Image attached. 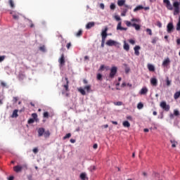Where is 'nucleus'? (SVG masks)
<instances>
[{"instance_id":"obj_1","label":"nucleus","mask_w":180,"mask_h":180,"mask_svg":"<svg viewBox=\"0 0 180 180\" xmlns=\"http://www.w3.org/2000/svg\"><path fill=\"white\" fill-rule=\"evenodd\" d=\"M108 27H106L101 32V47H105V41L106 38L108 37Z\"/></svg>"},{"instance_id":"obj_2","label":"nucleus","mask_w":180,"mask_h":180,"mask_svg":"<svg viewBox=\"0 0 180 180\" xmlns=\"http://www.w3.org/2000/svg\"><path fill=\"white\" fill-rule=\"evenodd\" d=\"M105 44L112 47V46H115V47H120V44L116 41H113L112 39H109L106 41Z\"/></svg>"},{"instance_id":"obj_3","label":"nucleus","mask_w":180,"mask_h":180,"mask_svg":"<svg viewBox=\"0 0 180 180\" xmlns=\"http://www.w3.org/2000/svg\"><path fill=\"white\" fill-rule=\"evenodd\" d=\"M117 73V68L116 66H113L110 69V72L109 77L112 79L115 78V75Z\"/></svg>"},{"instance_id":"obj_4","label":"nucleus","mask_w":180,"mask_h":180,"mask_svg":"<svg viewBox=\"0 0 180 180\" xmlns=\"http://www.w3.org/2000/svg\"><path fill=\"white\" fill-rule=\"evenodd\" d=\"M160 108L163 109V110H165V112H169L170 107L169 105H167V102L165 101H162L160 104Z\"/></svg>"},{"instance_id":"obj_5","label":"nucleus","mask_w":180,"mask_h":180,"mask_svg":"<svg viewBox=\"0 0 180 180\" xmlns=\"http://www.w3.org/2000/svg\"><path fill=\"white\" fill-rule=\"evenodd\" d=\"M173 6L174 8V15H178L180 12L179 11V3L176 1L173 4Z\"/></svg>"},{"instance_id":"obj_6","label":"nucleus","mask_w":180,"mask_h":180,"mask_svg":"<svg viewBox=\"0 0 180 180\" xmlns=\"http://www.w3.org/2000/svg\"><path fill=\"white\" fill-rule=\"evenodd\" d=\"M163 4L166 5V8H167L169 11H172L174 9V7L172 6V4H171V1H169V0H163Z\"/></svg>"},{"instance_id":"obj_7","label":"nucleus","mask_w":180,"mask_h":180,"mask_svg":"<svg viewBox=\"0 0 180 180\" xmlns=\"http://www.w3.org/2000/svg\"><path fill=\"white\" fill-rule=\"evenodd\" d=\"M58 63L60 67L65 65V58L64 57V53H63L60 58L58 59Z\"/></svg>"},{"instance_id":"obj_8","label":"nucleus","mask_w":180,"mask_h":180,"mask_svg":"<svg viewBox=\"0 0 180 180\" xmlns=\"http://www.w3.org/2000/svg\"><path fill=\"white\" fill-rule=\"evenodd\" d=\"M167 29V33H172V32H174V24L172 22H169Z\"/></svg>"},{"instance_id":"obj_9","label":"nucleus","mask_w":180,"mask_h":180,"mask_svg":"<svg viewBox=\"0 0 180 180\" xmlns=\"http://www.w3.org/2000/svg\"><path fill=\"white\" fill-rule=\"evenodd\" d=\"M23 169V167L21 165H17L13 167V170L15 172H22V170Z\"/></svg>"},{"instance_id":"obj_10","label":"nucleus","mask_w":180,"mask_h":180,"mask_svg":"<svg viewBox=\"0 0 180 180\" xmlns=\"http://www.w3.org/2000/svg\"><path fill=\"white\" fill-rule=\"evenodd\" d=\"M171 63V60H169V58H167L166 59L164 60L162 62V65L163 67H168L169 65V63Z\"/></svg>"},{"instance_id":"obj_11","label":"nucleus","mask_w":180,"mask_h":180,"mask_svg":"<svg viewBox=\"0 0 180 180\" xmlns=\"http://www.w3.org/2000/svg\"><path fill=\"white\" fill-rule=\"evenodd\" d=\"M148 92V89L147 87L144 86L141 89L139 94H140V95H147Z\"/></svg>"},{"instance_id":"obj_12","label":"nucleus","mask_w":180,"mask_h":180,"mask_svg":"<svg viewBox=\"0 0 180 180\" xmlns=\"http://www.w3.org/2000/svg\"><path fill=\"white\" fill-rule=\"evenodd\" d=\"M46 130L43 127H40L38 129V137H41L44 134V131Z\"/></svg>"},{"instance_id":"obj_13","label":"nucleus","mask_w":180,"mask_h":180,"mask_svg":"<svg viewBox=\"0 0 180 180\" xmlns=\"http://www.w3.org/2000/svg\"><path fill=\"white\" fill-rule=\"evenodd\" d=\"M94 26H95V22H89L86 25V29L89 30L91 27H94Z\"/></svg>"},{"instance_id":"obj_14","label":"nucleus","mask_w":180,"mask_h":180,"mask_svg":"<svg viewBox=\"0 0 180 180\" xmlns=\"http://www.w3.org/2000/svg\"><path fill=\"white\" fill-rule=\"evenodd\" d=\"M65 79L66 81V84L63 85V87L65 88L66 92H68V91H70V89L68 88V84H70V82L68 81V77H65Z\"/></svg>"},{"instance_id":"obj_15","label":"nucleus","mask_w":180,"mask_h":180,"mask_svg":"<svg viewBox=\"0 0 180 180\" xmlns=\"http://www.w3.org/2000/svg\"><path fill=\"white\" fill-rule=\"evenodd\" d=\"M117 30H127V28L122 27V22H120L117 26Z\"/></svg>"},{"instance_id":"obj_16","label":"nucleus","mask_w":180,"mask_h":180,"mask_svg":"<svg viewBox=\"0 0 180 180\" xmlns=\"http://www.w3.org/2000/svg\"><path fill=\"white\" fill-rule=\"evenodd\" d=\"M150 84L153 86H157V85L158 84V81L155 78H152V79H150Z\"/></svg>"},{"instance_id":"obj_17","label":"nucleus","mask_w":180,"mask_h":180,"mask_svg":"<svg viewBox=\"0 0 180 180\" xmlns=\"http://www.w3.org/2000/svg\"><path fill=\"white\" fill-rule=\"evenodd\" d=\"M134 50L135 56H140V52L139 51V50H140L139 46H136L134 48Z\"/></svg>"},{"instance_id":"obj_18","label":"nucleus","mask_w":180,"mask_h":180,"mask_svg":"<svg viewBox=\"0 0 180 180\" xmlns=\"http://www.w3.org/2000/svg\"><path fill=\"white\" fill-rule=\"evenodd\" d=\"M148 69L152 72H154V71H155V68L151 64H148Z\"/></svg>"},{"instance_id":"obj_19","label":"nucleus","mask_w":180,"mask_h":180,"mask_svg":"<svg viewBox=\"0 0 180 180\" xmlns=\"http://www.w3.org/2000/svg\"><path fill=\"white\" fill-rule=\"evenodd\" d=\"M124 50L126 51H129V50H130V46H129V44L126 42V41H124Z\"/></svg>"},{"instance_id":"obj_20","label":"nucleus","mask_w":180,"mask_h":180,"mask_svg":"<svg viewBox=\"0 0 180 180\" xmlns=\"http://www.w3.org/2000/svg\"><path fill=\"white\" fill-rule=\"evenodd\" d=\"M170 143H172V148H175L178 146V142L175 140H170Z\"/></svg>"},{"instance_id":"obj_21","label":"nucleus","mask_w":180,"mask_h":180,"mask_svg":"<svg viewBox=\"0 0 180 180\" xmlns=\"http://www.w3.org/2000/svg\"><path fill=\"white\" fill-rule=\"evenodd\" d=\"M126 4V0H118L117 5L118 6H123Z\"/></svg>"},{"instance_id":"obj_22","label":"nucleus","mask_w":180,"mask_h":180,"mask_svg":"<svg viewBox=\"0 0 180 180\" xmlns=\"http://www.w3.org/2000/svg\"><path fill=\"white\" fill-rule=\"evenodd\" d=\"M50 131L47 130V131H44V136L45 137V139H49V137H50Z\"/></svg>"},{"instance_id":"obj_23","label":"nucleus","mask_w":180,"mask_h":180,"mask_svg":"<svg viewBox=\"0 0 180 180\" xmlns=\"http://www.w3.org/2000/svg\"><path fill=\"white\" fill-rule=\"evenodd\" d=\"M80 179H82V180H88V178H86V174L82 173L80 174Z\"/></svg>"},{"instance_id":"obj_24","label":"nucleus","mask_w":180,"mask_h":180,"mask_svg":"<svg viewBox=\"0 0 180 180\" xmlns=\"http://www.w3.org/2000/svg\"><path fill=\"white\" fill-rule=\"evenodd\" d=\"M141 9H144L143 6H138L134 9V12H137L138 11H141Z\"/></svg>"},{"instance_id":"obj_25","label":"nucleus","mask_w":180,"mask_h":180,"mask_svg":"<svg viewBox=\"0 0 180 180\" xmlns=\"http://www.w3.org/2000/svg\"><path fill=\"white\" fill-rule=\"evenodd\" d=\"M18 110H14L11 115V117H18V116H19V115H18Z\"/></svg>"},{"instance_id":"obj_26","label":"nucleus","mask_w":180,"mask_h":180,"mask_svg":"<svg viewBox=\"0 0 180 180\" xmlns=\"http://www.w3.org/2000/svg\"><path fill=\"white\" fill-rule=\"evenodd\" d=\"M174 99H179L180 98V91H176L174 95Z\"/></svg>"},{"instance_id":"obj_27","label":"nucleus","mask_w":180,"mask_h":180,"mask_svg":"<svg viewBox=\"0 0 180 180\" xmlns=\"http://www.w3.org/2000/svg\"><path fill=\"white\" fill-rule=\"evenodd\" d=\"M79 92H80V94H82V95H86V92H85V90L84 89H82V87H80L79 89H78Z\"/></svg>"},{"instance_id":"obj_28","label":"nucleus","mask_w":180,"mask_h":180,"mask_svg":"<svg viewBox=\"0 0 180 180\" xmlns=\"http://www.w3.org/2000/svg\"><path fill=\"white\" fill-rule=\"evenodd\" d=\"M124 127H130V122H129V121H124L122 123Z\"/></svg>"},{"instance_id":"obj_29","label":"nucleus","mask_w":180,"mask_h":180,"mask_svg":"<svg viewBox=\"0 0 180 180\" xmlns=\"http://www.w3.org/2000/svg\"><path fill=\"white\" fill-rule=\"evenodd\" d=\"M176 29L178 32H179V30H180V16L179 18V21L176 24Z\"/></svg>"},{"instance_id":"obj_30","label":"nucleus","mask_w":180,"mask_h":180,"mask_svg":"<svg viewBox=\"0 0 180 180\" xmlns=\"http://www.w3.org/2000/svg\"><path fill=\"white\" fill-rule=\"evenodd\" d=\"M132 27H135L136 30H139L140 29V25L136 23H133Z\"/></svg>"},{"instance_id":"obj_31","label":"nucleus","mask_w":180,"mask_h":180,"mask_svg":"<svg viewBox=\"0 0 180 180\" xmlns=\"http://www.w3.org/2000/svg\"><path fill=\"white\" fill-rule=\"evenodd\" d=\"M143 108H144V105L143 104V103H139L137 105V109H143Z\"/></svg>"},{"instance_id":"obj_32","label":"nucleus","mask_w":180,"mask_h":180,"mask_svg":"<svg viewBox=\"0 0 180 180\" xmlns=\"http://www.w3.org/2000/svg\"><path fill=\"white\" fill-rule=\"evenodd\" d=\"M171 82H172V81L169 80V77H167V78H166V84H167V86H171Z\"/></svg>"},{"instance_id":"obj_33","label":"nucleus","mask_w":180,"mask_h":180,"mask_svg":"<svg viewBox=\"0 0 180 180\" xmlns=\"http://www.w3.org/2000/svg\"><path fill=\"white\" fill-rule=\"evenodd\" d=\"M70 137H71V133H68L63 138V140H67V139H70Z\"/></svg>"},{"instance_id":"obj_34","label":"nucleus","mask_w":180,"mask_h":180,"mask_svg":"<svg viewBox=\"0 0 180 180\" xmlns=\"http://www.w3.org/2000/svg\"><path fill=\"white\" fill-rule=\"evenodd\" d=\"M77 37H79L80 36H82V30H79L77 34H76Z\"/></svg>"},{"instance_id":"obj_35","label":"nucleus","mask_w":180,"mask_h":180,"mask_svg":"<svg viewBox=\"0 0 180 180\" xmlns=\"http://www.w3.org/2000/svg\"><path fill=\"white\" fill-rule=\"evenodd\" d=\"M96 170V166H91L89 167V171H91V172H94V171Z\"/></svg>"},{"instance_id":"obj_36","label":"nucleus","mask_w":180,"mask_h":180,"mask_svg":"<svg viewBox=\"0 0 180 180\" xmlns=\"http://www.w3.org/2000/svg\"><path fill=\"white\" fill-rule=\"evenodd\" d=\"M146 32H148V34L150 36H153V31L151 30V29L147 28V29H146Z\"/></svg>"},{"instance_id":"obj_37","label":"nucleus","mask_w":180,"mask_h":180,"mask_svg":"<svg viewBox=\"0 0 180 180\" xmlns=\"http://www.w3.org/2000/svg\"><path fill=\"white\" fill-rule=\"evenodd\" d=\"M110 8L111 11H115V9H116V5H115V4H111Z\"/></svg>"},{"instance_id":"obj_38","label":"nucleus","mask_w":180,"mask_h":180,"mask_svg":"<svg viewBox=\"0 0 180 180\" xmlns=\"http://www.w3.org/2000/svg\"><path fill=\"white\" fill-rule=\"evenodd\" d=\"M84 89L87 91V92H89V91H91V85H87L84 86Z\"/></svg>"},{"instance_id":"obj_39","label":"nucleus","mask_w":180,"mask_h":180,"mask_svg":"<svg viewBox=\"0 0 180 180\" xmlns=\"http://www.w3.org/2000/svg\"><path fill=\"white\" fill-rule=\"evenodd\" d=\"M125 25L128 27H130V26H133V24L130 21H126Z\"/></svg>"},{"instance_id":"obj_40","label":"nucleus","mask_w":180,"mask_h":180,"mask_svg":"<svg viewBox=\"0 0 180 180\" xmlns=\"http://www.w3.org/2000/svg\"><path fill=\"white\" fill-rule=\"evenodd\" d=\"M34 122V119L30 118V120H28L27 123L28 124H33Z\"/></svg>"},{"instance_id":"obj_41","label":"nucleus","mask_w":180,"mask_h":180,"mask_svg":"<svg viewBox=\"0 0 180 180\" xmlns=\"http://www.w3.org/2000/svg\"><path fill=\"white\" fill-rule=\"evenodd\" d=\"M9 4H10V6H11V8H15V4H13V0H9Z\"/></svg>"},{"instance_id":"obj_42","label":"nucleus","mask_w":180,"mask_h":180,"mask_svg":"<svg viewBox=\"0 0 180 180\" xmlns=\"http://www.w3.org/2000/svg\"><path fill=\"white\" fill-rule=\"evenodd\" d=\"M174 116H179V111L178 110H174Z\"/></svg>"},{"instance_id":"obj_43","label":"nucleus","mask_w":180,"mask_h":180,"mask_svg":"<svg viewBox=\"0 0 180 180\" xmlns=\"http://www.w3.org/2000/svg\"><path fill=\"white\" fill-rule=\"evenodd\" d=\"M97 79H98V81H102V75H101V73H98V74L97 75Z\"/></svg>"},{"instance_id":"obj_44","label":"nucleus","mask_w":180,"mask_h":180,"mask_svg":"<svg viewBox=\"0 0 180 180\" xmlns=\"http://www.w3.org/2000/svg\"><path fill=\"white\" fill-rule=\"evenodd\" d=\"M32 117H33L32 119H34V120H36L37 119V114L32 113Z\"/></svg>"},{"instance_id":"obj_45","label":"nucleus","mask_w":180,"mask_h":180,"mask_svg":"<svg viewBox=\"0 0 180 180\" xmlns=\"http://www.w3.org/2000/svg\"><path fill=\"white\" fill-rule=\"evenodd\" d=\"M115 105L117 106H122L123 105V103L122 101H118L117 103H115Z\"/></svg>"},{"instance_id":"obj_46","label":"nucleus","mask_w":180,"mask_h":180,"mask_svg":"<svg viewBox=\"0 0 180 180\" xmlns=\"http://www.w3.org/2000/svg\"><path fill=\"white\" fill-rule=\"evenodd\" d=\"M39 50L41 51H46V47L44 46H40Z\"/></svg>"},{"instance_id":"obj_47","label":"nucleus","mask_w":180,"mask_h":180,"mask_svg":"<svg viewBox=\"0 0 180 180\" xmlns=\"http://www.w3.org/2000/svg\"><path fill=\"white\" fill-rule=\"evenodd\" d=\"M32 151L34 154H37L39 153V149L37 148H34Z\"/></svg>"},{"instance_id":"obj_48","label":"nucleus","mask_w":180,"mask_h":180,"mask_svg":"<svg viewBox=\"0 0 180 180\" xmlns=\"http://www.w3.org/2000/svg\"><path fill=\"white\" fill-rule=\"evenodd\" d=\"M13 19L18 20L19 19V15H18L17 14H13Z\"/></svg>"},{"instance_id":"obj_49","label":"nucleus","mask_w":180,"mask_h":180,"mask_svg":"<svg viewBox=\"0 0 180 180\" xmlns=\"http://www.w3.org/2000/svg\"><path fill=\"white\" fill-rule=\"evenodd\" d=\"M129 43H130V44H136V41H134V39H129Z\"/></svg>"},{"instance_id":"obj_50","label":"nucleus","mask_w":180,"mask_h":180,"mask_svg":"<svg viewBox=\"0 0 180 180\" xmlns=\"http://www.w3.org/2000/svg\"><path fill=\"white\" fill-rule=\"evenodd\" d=\"M13 101L15 103H16L18 101H19V98L18 97H13Z\"/></svg>"},{"instance_id":"obj_51","label":"nucleus","mask_w":180,"mask_h":180,"mask_svg":"<svg viewBox=\"0 0 180 180\" xmlns=\"http://www.w3.org/2000/svg\"><path fill=\"white\" fill-rule=\"evenodd\" d=\"M125 72H126V74H129V72H130V68H126Z\"/></svg>"},{"instance_id":"obj_52","label":"nucleus","mask_w":180,"mask_h":180,"mask_svg":"<svg viewBox=\"0 0 180 180\" xmlns=\"http://www.w3.org/2000/svg\"><path fill=\"white\" fill-rule=\"evenodd\" d=\"M157 26H158V27H162V23H161V22L158 21Z\"/></svg>"},{"instance_id":"obj_53","label":"nucleus","mask_w":180,"mask_h":180,"mask_svg":"<svg viewBox=\"0 0 180 180\" xmlns=\"http://www.w3.org/2000/svg\"><path fill=\"white\" fill-rule=\"evenodd\" d=\"M44 117H49V112H44Z\"/></svg>"},{"instance_id":"obj_54","label":"nucleus","mask_w":180,"mask_h":180,"mask_svg":"<svg viewBox=\"0 0 180 180\" xmlns=\"http://www.w3.org/2000/svg\"><path fill=\"white\" fill-rule=\"evenodd\" d=\"M4 60H5V56H0V63H2Z\"/></svg>"},{"instance_id":"obj_55","label":"nucleus","mask_w":180,"mask_h":180,"mask_svg":"<svg viewBox=\"0 0 180 180\" xmlns=\"http://www.w3.org/2000/svg\"><path fill=\"white\" fill-rule=\"evenodd\" d=\"M115 20H117V22H119V20H121V18L118 15H115Z\"/></svg>"},{"instance_id":"obj_56","label":"nucleus","mask_w":180,"mask_h":180,"mask_svg":"<svg viewBox=\"0 0 180 180\" xmlns=\"http://www.w3.org/2000/svg\"><path fill=\"white\" fill-rule=\"evenodd\" d=\"M127 12V9H125L124 13L121 14V16H126V13Z\"/></svg>"},{"instance_id":"obj_57","label":"nucleus","mask_w":180,"mask_h":180,"mask_svg":"<svg viewBox=\"0 0 180 180\" xmlns=\"http://www.w3.org/2000/svg\"><path fill=\"white\" fill-rule=\"evenodd\" d=\"M67 49L69 50L70 47H71V42H69L67 45H66Z\"/></svg>"},{"instance_id":"obj_58","label":"nucleus","mask_w":180,"mask_h":180,"mask_svg":"<svg viewBox=\"0 0 180 180\" xmlns=\"http://www.w3.org/2000/svg\"><path fill=\"white\" fill-rule=\"evenodd\" d=\"M100 7H101V9H105V4H101Z\"/></svg>"},{"instance_id":"obj_59","label":"nucleus","mask_w":180,"mask_h":180,"mask_svg":"<svg viewBox=\"0 0 180 180\" xmlns=\"http://www.w3.org/2000/svg\"><path fill=\"white\" fill-rule=\"evenodd\" d=\"M1 86H6V83H5V82H1Z\"/></svg>"},{"instance_id":"obj_60","label":"nucleus","mask_w":180,"mask_h":180,"mask_svg":"<svg viewBox=\"0 0 180 180\" xmlns=\"http://www.w3.org/2000/svg\"><path fill=\"white\" fill-rule=\"evenodd\" d=\"M93 148H94V150H96V148H98V144L95 143V144L93 146Z\"/></svg>"},{"instance_id":"obj_61","label":"nucleus","mask_w":180,"mask_h":180,"mask_svg":"<svg viewBox=\"0 0 180 180\" xmlns=\"http://www.w3.org/2000/svg\"><path fill=\"white\" fill-rule=\"evenodd\" d=\"M176 44H177L178 46H180V39H176Z\"/></svg>"},{"instance_id":"obj_62","label":"nucleus","mask_w":180,"mask_h":180,"mask_svg":"<svg viewBox=\"0 0 180 180\" xmlns=\"http://www.w3.org/2000/svg\"><path fill=\"white\" fill-rule=\"evenodd\" d=\"M70 143H72V144H74V143H75V139H71L70 140Z\"/></svg>"},{"instance_id":"obj_63","label":"nucleus","mask_w":180,"mask_h":180,"mask_svg":"<svg viewBox=\"0 0 180 180\" xmlns=\"http://www.w3.org/2000/svg\"><path fill=\"white\" fill-rule=\"evenodd\" d=\"M103 68H105V65H101V67H100V70L102 71V70H103Z\"/></svg>"},{"instance_id":"obj_64","label":"nucleus","mask_w":180,"mask_h":180,"mask_svg":"<svg viewBox=\"0 0 180 180\" xmlns=\"http://www.w3.org/2000/svg\"><path fill=\"white\" fill-rule=\"evenodd\" d=\"M127 119L128 120H132V117H131V116H127Z\"/></svg>"}]
</instances>
